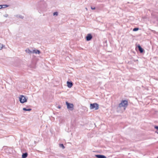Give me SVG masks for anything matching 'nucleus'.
<instances>
[{
	"label": "nucleus",
	"mask_w": 158,
	"mask_h": 158,
	"mask_svg": "<svg viewBox=\"0 0 158 158\" xmlns=\"http://www.w3.org/2000/svg\"><path fill=\"white\" fill-rule=\"evenodd\" d=\"M154 128L155 129H156L157 130H158V126L155 125L154 126Z\"/></svg>",
	"instance_id": "nucleus-19"
},
{
	"label": "nucleus",
	"mask_w": 158,
	"mask_h": 158,
	"mask_svg": "<svg viewBox=\"0 0 158 158\" xmlns=\"http://www.w3.org/2000/svg\"><path fill=\"white\" fill-rule=\"evenodd\" d=\"M139 29V28L138 27H135L133 28V31H138Z\"/></svg>",
	"instance_id": "nucleus-13"
},
{
	"label": "nucleus",
	"mask_w": 158,
	"mask_h": 158,
	"mask_svg": "<svg viewBox=\"0 0 158 158\" xmlns=\"http://www.w3.org/2000/svg\"><path fill=\"white\" fill-rule=\"evenodd\" d=\"M26 51L27 52V53H31L32 52L31 50H30L29 49L28 50H26Z\"/></svg>",
	"instance_id": "nucleus-17"
},
{
	"label": "nucleus",
	"mask_w": 158,
	"mask_h": 158,
	"mask_svg": "<svg viewBox=\"0 0 158 158\" xmlns=\"http://www.w3.org/2000/svg\"><path fill=\"white\" fill-rule=\"evenodd\" d=\"M65 103L68 109L70 110H73L74 105L73 104L69 103L67 102H66Z\"/></svg>",
	"instance_id": "nucleus-5"
},
{
	"label": "nucleus",
	"mask_w": 158,
	"mask_h": 158,
	"mask_svg": "<svg viewBox=\"0 0 158 158\" xmlns=\"http://www.w3.org/2000/svg\"><path fill=\"white\" fill-rule=\"evenodd\" d=\"M92 36L91 34H88L86 37V40L87 41L90 40L92 38Z\"/></svg>",
	"instance_id": "nucleus-6"
},
{
	"label": "nucleus",
	"mask_w": 158,
	"mask_h": 158,
	"mask_svg": "<svg viewBox=\"0 0 158 158\" xmlns=\"http://www.w3.org/2000/svg\"><path fill=\"white\" fill-rule=\"evenodd\" d=\"M2 8V5H0V9Z\"/></svg>",
	"instance_id": "nucleus-23"
},
{
	"label": "nucleus",
	"mask_w": 158,
	"mask_h": 158,
	"mask_svg": "<svg viewBox=\"0 0 158 158\" xmlns=\"http://www.w3.org/2000/svg\"><path fill=\"white\" fill-rule=\"evenodd\" d=\"M2 8H6V7H7L9 6L8 5L6 4H3V5H2Z\"/></svg>",
	"instance_id": "nucleus-15"
},
{
	"label": "nucleus",
	"mask_w": 158,
	"mask_h": 158,
	"mask_svg": "<svg viewBox=\"0 0 158 158\" xmlns=\"http://www.w3.org/2000/svg\"><path fill=\"white\" fill-rule=\"evenodd\" d=\"M5 47V46L0 43V50H2V48Z\"/></svg>",
	"instance_id": "nucleus-16"
},
{
	"label": "nucleus",
	"mask_w": 158,
	"mask_h": 158,
	"mask_svg": "<svg viewBox=\"0 0 158 158\" xmlns=\"http://www.w3.org/2000/svg\"><path fill=\"white\" fill-rule=\"evenodd\" d=\"M58 108L59 109H60L61 108V106H58Z\"/></svg>",
	"instance_id": "nucleus-24"
},
{
	"label": "nucleus",
	"mask_w": 158,
	"mask_h": 158,
	"mask_svg": "<svg viewBox=\"0 0 158 158\" xmlns=\"http://www.w3.org/2000/svg\"><path fill=\"white\" fill-rule=\"evenodd\" d=\"M32 52L36 54H39L40 53V51L39 50H33Z\"/></svg>",
	"instance_id": "nucleus-10"
},
{
	"label": "nucleus",
	"mask_w": 158,
	"mask_h": 158,
	"mask_svg": "<svg viewBox=\"0 0 158 158\" xmlns=\"http://www.w3.org/2000/svg\"><path fill=\"white\" fill-rule=\"evenodd\" d=\"M128 106V102L126 100H122L119 104V107H124L126 108Z\"/></svg>",
	"instance_id": "nucleus-4"
},
{
	"label": "nucleus",
	"mask_w": 158,
	"mask_h": 158,
	"mask_svg": "<svg viewBox=\"0 0 158 158\" xmlns=\"http://www.w3.org/2000/svg\"><path fill=\"white\" fill-rule=\"evenodd\" d=\"M8 16V15L7 14H6L4 15V16L5 17H7Z\"/></svg>",
	"instance_id": "nucleus-21"
},
{
	"label": "nucleus",
	"mask_w": 158,
	"mask_h": 158,
	"mask_svg": "<svg viewBox=\"0 0 158 158\" xmlns=\"http://www.w3.org/2000/svg\"><path fill=\"white\" fill-rule=\"evenodd\" d=\"M91 8L92 10H95V7H93L91 6Z\"/></svg>",
	"instance_id": "nucleus-22"
},
{
	"label": "nucleus",
	"mask_w": 158,
	"mask_h": 158,
	"mask_svg": "<svg viewBox=\"0 0 158 158\" xmlns=\"http://www.w3.org/2000/svg\"><path fill=\"white\" fill-rule=\"evenodd\" d=\"M67 86L69 88H71L73 85V83L71 81H68L67 82Z\"/></svg>",
	"instance_id": "nucleus-7"
},
{
	"label": "nucleus",
	"mask_w": 158,
	"mask_h": 158,
	"mask_svg": "<svg viewBox=\"0 0 158 158\" xmlns=\"http://www.w3.org/2000/svg\"><path fill=\"white\" fill-rule=\"evenodd\" d=\"M18 17L19 18H21V19H23V16L22 15H19Z\"/></svg>",
	"instance_id": "nucleus-20"
},
{
	"label": "nucleus",
	"mask_w": 158,
	"mask_h": 158,
	"mask_svg": "<svg viewBox=\"0 0 158 158\" xmlns=\"http://www.w3.org/2000/svg\"><path fill=\"white\" fill-rule=\"evenodd\" d=\"M38 5L41 8H45L47 5L45 2L43 0H41L38 2Z\"/></svg>",
	"instance_id": "nucleus-1"
},
{
	"label": "nucleus",
	"mask_w": 158,
	"mask_h": 158,
	"mask_svg": "<svg viewBox=\"0 0 158 158\" xmlns=\"http://www.w3.org/2000/svg\"><path fill=\"white\" fill-rule=\"evenodd\" d=\"M157 158H158V156L157 157Z\"/></svg>",
	"instance_id": "nucleus-26"
},
{
	"label": "nucleus",
	"mask_w": 158,
	"mask_h": 158,
	"mask_svg": "<svg viewBox=\"0 0 158 158\" xmlns=\"http://www.w3.org/2000/svg\"><path fill=\"white\" fill-rule=\"evenodd\" d=\"M155 133H158V132H157V131H155Z\"/></svg>",
	"instance_id": "nucleus-25"
},
{
	"label": "nucleus",
	"mask_w": 158,
	"mask_h": 158,
	"mask_svg": "<svg viewBox=\"0 0 158 158\" xmlns=\"http://www.w3.org/2000/svg\"><path fill=\"white\" fill-rule=\"evenodd\" d=\"M59 146L60 147L62 148L63 149H64L65 147L63 144H60Z\"/></svg>",
	"instance_id": "nucleus-14"
},
{
	"label": "nucleus",
	"mask_w": 158,
	"mask_h": 158,
	"mask_svg": "<svg viewBox=\"0 0 158 158\" xmlns=\"http://www.w3.org/2000/svg\"><path fill=\"white\" fill-rule=\"evenodd\" d=\"M53 15L57 16L58 15V13L57 12H55L53 14Z\"/></svg>",
	"instance_id": "nucleus-18"
},
{
	"label": "nucleus",
	"mask_w": 158,
	"mask_h": 158,
	"mask_svg": "<svg viewBox=\"0 0 158 158\" xmlns=\"http://www.w3.org/2000/svg\"><path fill=\"white\" fill-rule=\"evenodd\" d=\"M99 108V105L96 103H91L90 104V109L91 110L94 109L95 110H97Z\"/></svg>",
	"instance_id": "nucleus-3"
},
{
	"label": "nucleus",
	"mask_w": 158,
	"mask_h": 158,
	"mask_svg": "<svg viewBox=\"0 0 158 158\" xmlns=\"http://www.w3.org/2000/svg\"><path fill=\"white\" fill-rule=\"evenodd\" d=\"M137 48L139 50L141 53H142L144 51L143 49L141 47L140 45H138L137 46Z\"/></svg>",
	"instance_id": "nucleus-9"
},
{
	"label": "nucleus",
	"mask_w": 158,
	"mask_h": 158,
	"mask_svg": "<svg viewBox=\"0 0 158 158\" xmlns=\"http://www.w3.org/2000/svg\"><path fill=\"white\" fill-rule=\"evenodd\" d=\"M95 156L97 158H107L106 156L102 155H96Z\"/></svg>",
	"instance_id": "nucleus-8"
},
{
	"label": "nucleus",
	"mask_w": 158,
	"mask_h": 158,
	"mask_svg": "<svg viewBox=\"0 0 158 158\" xmlns=\"http://www.w3.org/2000/svg\"><path fill=\"white\" fill-rule=\"evenodd\" d=\"M27 98L23 95H20L19 97V101L22 103L26 102L27 101Z\"/></svg>",
	"instance_id": "nucleus-2"
},
{
	"label": "nucleus",
	"mask_w": 158,
	"mask_h": 158,
	"mask_svg": "<svg viewBox=\"0 0 158 158\" xmlns=\"http://www.w3.org/2000/svg\"><path fill=\"white\" fill-rule=\"evenodd\" d=\"M28 156V153L27 152H25L23 153L22 155V158H26Z\"/></svg>",
	"instance_id": "nucleus-11"
},
{
	"label": "nucleus",
	"mask_w": 158,
	"mask_h": 158,
	"mask_svg": "<svg viewBox=\"0 0 158 158\" xmlns=\"http://www.w3.org/2000/svg\"><path fill=\"white\" fill-rule=\"evenodd\" d=\"M23 110L24 111H30L31 110V108H28L27 109L26 108H23Z\"/></svg>",
	"instance_id": "nucleus-12"
}]
</instances>
